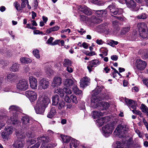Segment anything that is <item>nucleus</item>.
I'll return each instance as SVG.
<instances>
[{"label":"nucleus","instance_id":"f257e3e1","mask_svg":"<svg viewBox=\"0 0 148 148\" xmlns=\"http://www.w3.org/2000/svg\"><path fill=\"white\" fill-rule=\"evenodd\" d=\"M50 101L49 99L47 97H45L39 99L34 107L36 113L39 114L43 113L45 108Z\"/></svg>","mask_w":148,"mask_h":148},{"label":"nucleus","instance_id":"f03ea898","mask_svg":"<svg viewBox=\"0 0 148 148\" xmlns=\"http://www.w3.org/2000/svg\"><path fill=\"white\" fill-rule=\"evenodd\" d=\"M10 112L12 114V117H11L8 119L7 122L10 124L12 123L14 125L19 124L20 122L17 119V112L19 109L18 107L15 106H12L10 107Z\"/></svg>","mask_w":148,"mask_h":148},{"label":"nucleus","instance_id":"7ed1b4c3","mask_svg":"<svg viewBox=\"0 0 148 148\" xmlns=\"http://www.w3.org/2000/svg\"><path fill=\"white\" fill-rule=\"evenodd\" d=\"M101 89L99 88H97L92 91V97L91 100V106L93 108H96L97 106L98 101L100 98L98 97L97 95L101 92Z\"/></svg>","mask_w":148,"mask_h":148},{"label":"nucleus","instance_id":"20e7f679","mask_svg":"<svg viewBox=\"0 0 148 148\" xmlns=\"http://www.w3.org/2000/svg\"><path fill=\"white\" fill-rule=\"evenodd\" d=\"M13 131L12 127L11 126L6 127L4 130H2L1 132V138L4 141L8 140L9 136L12 134Z\"/></svg>","mask_w":148,"mask_h":148},{"label":"nucleus","instance_id":"39448f33","mask_svg":"<svg viewBox=\"0 0 148 148\" xmlns=\"http://www.w3.org/2000/svg\"><path fill=\"white\" fill-rule=\"evenodd\" d=\"M18 139L14 142L12 145L15 148H23L25 145V141L23 138L24 137L23 135L18 133L17 134Z\"/></svg>","mask_w":148,"mask_h":148},{"label":"nucleus","instance_id":"423d86ee","mask_svg":"<svg viewBox=\"0 0 148 148\" xmlns=\"http://www.w3.org/2000/svg\"><path fill=\"white\" fill-rule=\"evenodd\" d=\"M38 140L40 143V141H42L41 147L42 148H50L51 145L47 143L50 141V139L47 136H42L38 138Z\"/></svg>","mask_w":148,"mask_h":148},{"label":"nucleus","instance_id":"0eeeda50","mask_svg":"<svg viewBox=\"0 0 148 148\" xmlns=\"http://www.w3.org/2000/svg\"><path fill=\"white\" fill-rule=\"evenodd\" d=\"M28 82L25 79L20 80L17 85V88L21 91L25 90L28 89Z\"/></svg>","mask_w":148,"mask_h":148},{"label":"nucleus","instance_id":"6e6552de","mask_svg":"<svg viewBox=\"0 0 148 148\" xmlns=\"http://www.w3.org/2000/svg\"><path fill=\"white\" fill-rule=\"evenodd\" d=\"M114 127L112 123H109L102 127V130L105 136L110 134L112 133Z\"/></svg>","mask_w":148,"mask_h":148},{"label":"nucleus","instance_id":"1a4fd4ad","mask_svg":"<svg viewBox=\"0 0 148 148\" xmlns=\"http://www.w3.org/2000/svg\"><path fill=\"white\" fill-rule=\"evenodd\" d=\"M107 9L109 10L110 12L114 15H119L122 14V10L116 8L114 3H112L109 5Z\"/></svg>","mask_w":148,"mask_h":148},{"label":"nucleus","instance_id":"9d476101","mask_svg":"<svg viewBox=\"0 0 148 148\" xmlns=\"http://www.w3.org/2000/svg\"><path fill=\"white\" fill-rule=\"evenodd\" d=\"M49 82L47 79L42 78L39 81L38 88L41 90L47 89L49 87Z\"/></svg>","mask_w":148,"mask_h":148},{"label":"nucleus","instance_id":"9b49d317","mask_svg":"<svg viewBox=\"0 0 148 148\" xmlns=\"http://www.w3.org/2000/svg\"><path fill=\"white\" fill-rule=\"evenodd\" d=\"M128 129V127L126 125H119L115 129L114 134L116 135H119L121 132L127 131Z\"/></svg>","mask_w":148,"mask_h":148},{"label":"nucleus","instance_id":"f8f14e48","mask_svg":"<svg viewBox=\"0 0 148 148\" xmlns=\"http://www.w3.org/2000/svg\"><path fill=\"white\" fill-rule=\"evenodd\" d=\"M26 96L28 97L31 101H33L37 99V95L33 91L27 90L25 92Z\"/></svg>","mask_w":148,"mask_h":148},{"label":"nucleus","instance_id":"ddd939ff","mask_svg":"<svg viewBox=\"0 0 148 148\" xmlns=\"http://www.w3.org/2000/svg\"><path fill=\"white\" fill-rule=\"evenodd\" d=\"M136 65L137 68L140 70H144L147 66L146 62L141 60H137L136 61Z\"/></svg>","mask_w":148,"mask_h":148},{"label":"nucleus","instance_id":"4468645a","mask_svg":"<svg viewBox=\"0 0 148 148\" xmlns=\"http://www.w3.org/2000/svg\"><path fill=\"white\" fill-rule=\"evenodd\" d=\"M22 120L23 125L24 127H29L30 124L32 123L31 118L27 116H25L23 117L22 119Z\"/></svg>","mask_w":148,"mask_h":148},{"label":"nucleus","instance_id":"2eb2a0df","mask_svg":"<svg viewBox=\"0 0 148 148\" xmlns=\"http://www.w3.org/2000/svg\"><path fill=\"white\" fill-rule=\"evenodd\" d=\"M96 30L98 32L101 33H104L106 34H112V33L109 32V29L108 27L104 26V25H102L98 26L96 29Z\"/></svg>","mask_w":148,"mask_h":148},{"label":"nucleus","instance_id":"dca6fc26","mask_svg":"<svg viewBox=\"0 0 148 148\" xmlns=\"http://www.w3.org/2000/svg\"><path fill=\"white\" fill-rule=\"evenodd\" d=\"M125 102L127 105L129 107L130 109L131 108H132L133 110L136 109L137 104L135 101H134L131 99L126 98L125 99Z\"/></svg>","mask_w":148,"mask_h":148},{"label":"nucleus","instance_id":"f3484780","mask_svg":"<svg viewBox=\"0 0 148 148\" xmlns=\"http://www.w3.org/2000/svg\"><path fill=\"white\" fill-rule=\"evenodd\" d=\"M29 81L30 86L32 89H36L38 86V82L37 79L32 76L29 77Z\"/></svg>","mask_w":148,"mask_h":148},{"label":"nucleus","instance_id":"a211bd4d","mask_svg":"<svg viewBox=\"0 0 148 148\" xmlns=\"http://www.w3.org/2000/svg\"><path fill=\"white\" fill-rule=\"evenodd\" d=\"M90 79L86 76L80 79V85L81 87H84L89 85Z\"/></svg>","mask_w":148,"mask_h":148},{"label":"nucleus","instance_id":"6ab92c4d","mask_svg":"<svg viewBox=\"0 0 148 148\" xmlns=\"http://www.w3.org/2000/svg\"><path fill=\"white\" fill-rule=\"evenodd\" d=\"M62 79L59 77H55L52 83V86L56 87L60 86L62 83Z\"/></svg>","mask_w":148,"mask_h":148},{"label":"nucleus","instance_id":"aec40b11","mask_svg":"<svg viewBox=\"0 0 148 148\" xmlns=\"http://www.w3.org/2000/svg\"><path fill=\"white\" fill-rule=\"evenodd\" d=\"M101 99V98H100L99 100L98 101L99 103L97 104V108L99 107H100L99 109L102 110H106L108 108L109 104L107 102L100 101Z\"/></svg>","mask_w":148,"mask_h":148},{"label":"nucleus","instance_id":"412c9836","mask_svg":"<svg viewBox=\"0 0 148 148\" xmlns=\"http://www.w3.org/2000/svg\"><path fill=\"white\" fill-rule=\"evenodd\" d=\"M127 7L132 10L134 9L136 7V3L133 0H124Z\"/></svg>","mask_w":148,"mask_h":148},{"label":"nucleus","instance_id":"4be33fe9","mask_svg":"<svg viewBox=\"0 0 148 148\" xmlns=\"http://www.w3.org/2000/svg\"><path fill=\"white\" fill-rule=\"evenodd\" d=\"M108 121V118L107 116L102 117L96 120L97 125L99 126H102L103 124L106 123Z\"/></svg>","mask_w":148,"mask_h":148},{"label":"nucleus","instance_id":"5701e85b","mask_svg":"<svg viewBox=\"0 0 148 148\" xmlns=\"http://www.w3.org/2000/svg\"><path fill=\"white\" fill-rule=\"evenodd\" d=\"M79 8L80 10L87 15H90L92 14V12L90 9L84 5L80 6Z\"/></svg>","mask_w":148,"mask_h":148},{"label":"nucleus","instance_id":"b1692460","mask_svg":"<svg viewBox=\"0 0 148 148\" xmlns=\"http://www.w3.org/2000/svg\"><path fill=\"white\" fill-rule=\"evenodd\" d=\"M137 27L140 32L147 30V25L144 23H139L137 24Z\"/></svg>","mask_w":148,"mask_h":148},{"label":"nucleus","instance_id":"393cba45","mask_svg":"<svg viewBox=\"0 0 148 148\" xmlns=\"http://www.w3.org/2000/svg\"><path fill=\"white\" fill-rule=\"evenodd\" d=\"M138 52L143 59H148V50L145 49H141L139 50Z\"/></svg>","mask_w":148,"mask_h":148},{"label":"nucleus","instance_id":"a878e982","mask_svg":"<svg viewBox=\"0 0 148 148\" xmlns=\"http://www.w3.org/2000/svg\"><path fill=\"white\" fill-rule=\"evenodd\" d=\"M75 81L74 82L71 79H66L65 80L64 82V85L67 87H69L75 84Z\"/></svg>","mask_w":148,"mask_h":148},{"label":"nucleus","instance_id":"bb28decb","mask_svg":"<svg viewBox=\"0 0 148 148\" xmlns=\"http://www.w3.org/2000/svg\"><path fill=\"white\" fill-rule=\"evenodd\" d=\"M70 146V148H80L79 142L75 140L71 141Z\"/></svg>","mask_w":148,"mask_h":148},{"label":"nucleus","instance_id":"cd10ccee","mask_svg":"<svg viewBox=\"0 0 148 148\" xmlns=\"http://www.w3.org/2000/svg\"><path fill=\"white\" fill-rule=\"evenodd\" d=\"M56 110L55 107H52L49 112H48L47 115V117L52 119L54 116L56 114Z\"/></svg>","mask_w":148,"mask_h":148},{"label":"nucleus","instance_id":"c85d7f7f","mask_svg":"<svg viewBox=\"0 0 148 148\" xmlns=\"http://www.w3.org/2000/svg\"><path fill=\"white\" fill-rule=\"evenodd\" d=\"M52 104L53 106H56L58 105L59 101V97L57 95H56L52 97Z\"/></svg>","mask_w":148,"mask_h":148},{"label":"nucleus","instance_id":"c756f323","mask_svg":"<svg viewBox=\"0 0 148 148\" xmlns=\"http://www.w3.org/2000/svg\"><path fill=\"white\" fill-rule=\"evenodd\" d=\"M73 90L74 92L76 95L80 96L82 95V91L78 88L77 86L75 84L73 88Z\"/></svg>","mask_w":148,"mask_h":148},{"label":"nucleus","instance_id":"7c9ffc66","mask_svg":"<svg viewBox=\"0 0 148 148\" xmlns=\"http://www.w3.org/2000/svg\"><path fill=\"white\" fill-rule=\"evenodd\" d=\"M17 77V76L16 75L12 73L8 74L7 76V79L11 82L16 79Z\"/></svg>","mask_w":148,"mask_h":148},{"label":"nucleus","instance_id":"2f4dec72","mask_svg":"<svg viewBox=\"0 0 148 148\" xmlns=\"http://www.w3.org/2000/svg\"><path fill=\"white\" fill-rule=\"evenodd\" d=\"M60 137H61L62 140L64 143H69L71 140V138L69 136L61 135H60Z\"/></svg>","mask_w":148,"mask_h":148},{"label":"nucleus","instance_id":"473e14b6","mask_svg":"<svg viewBox=\"0 0 148 148\" xmlns=\"http://www.w3.org/2000/svg\"><path fill=\"white\" fill-rule=\"evenodd\" d=\"M19 65L17 63L14 64L11 68V71L16 72L18 71Z\"/></svg>","mask_w":148,"mask_h":148},{"label":"nucleus","instance_id":"72a5a7b5","mask_svg":"<svg viewBox=\"0 0 148 148\" xmlns=\"http://www.w3.org/2000/svg\"><path fill=\"white\" fill-rule=\"evenodd\" d=\"M103 115V113L99 111H96L93 112V116L94 119L97 118L99 116H102Z\"/></svg>","mask_w":148,"mask_h":148},{"label":"nucleus","instance_id":"f704fd0d","mask_svg":"<svg viewBox=\"0 0 148 148\" xmlns=\"http://www.w3.org/2000/svg\"><path fill=\"white\" fill-rule=\"evenodd\" d=\"M20 60L21 62L23 63L28 64L32 62L31 59L25 57H22L20 59Z\"/></svg>","mask_w":148,"mask_h":148},{"label":"nucleus","instance_id":"c9c22d12","mask_svg":"<svg viewBox=\"0 0 148 148\" xmlns=\"http://www.w3.org/2000/svg\"><path fill=\"white\" fill-rule=\"evenodd\" d=\"M55 92L60 95V96L62 97L64 95V92L63 89L60 88H58L55 90Z\"/></svg>","mask_w":148,"mask_h":148},{"label":"nucleus","instance_id":"e433bc0d","mask_svg":"<svg viewBox=\"0 0 148 148\" xmlns=\"http://www.w3.org/2000/svg\"><path fill=\"white\" fill-rule=\"evenodd\" d=\"M130 28V27L129 26H127L123 27L121 32V34L122 35H124L126 33L128 32Z\"/></svg>","mask_w":148,"mask_h":148},{"label":"nucleus","instance_id":"4c0bfd02","mask_svg":"<svg viewBox=\"0 0 148 148\" xmlns=\"http://www.w3.org/2000/svg\"><path fill=\"white\" fill-rule=\"evenodd\" d=\"M71 62L68 59H64L63 62V66L64 67H68V66L71 65Z\"/></svg>","mask_w":148,"mask_h":148},{"label":"nucleus","instance_id":"58836bf2","mask_svg":"<svg viewBox=\"0 0 148 148\" xmlns=\"http://www.w3.org/2000/svg\"><path fill=\"white\" fill-rule=\"evenodd\" d=\"M57 105L58 109L60 110L64 106L65 103L63 101H60L58 103Z\"/></svg>","mask_w":148,"mask_h":148},{"label":"nucleus","instance_id":"ea45409f","mask_svg":"<svg viewBox=\"0 0 148 148\" xmlns=\"http://www.w3.org/2000/svg\"><path fill=\"white\" fill-rule=\"evenodd\" d=\"M92 3L99 6L103 5L104 4V3L103 1L98 0H92Z\"/></svg>","mask_w":148,"mask_h":148},{"label":"nucleus","instance_id":"a19ab883","mask_svg":"<svg viewBox=\"0 0 148 148\" xmlns=\"http://www.w3.org/2000/svg\"><path fill=\"white\" fill-rule=\"evenodd\" d=\"M60 43L61 44L62 46H63L64 45V41L62 40H56L54 42L52 43L51 45H55L57 44H59Z\"/></svg>","mask_w":148,"mask_h":148},{"label":"nucleus","instance_id":"79ce46f5","mask_svg":"<svg viewBox=\"0 0 148 148\" xmlns=\"http://www.w3.org/2000/svg\"><path fill=\"white\" fill-rule=\"evenodd\" d=\"M26 135L29 138H32L34 136V135L32 133V130L30 129H28L26 133Z\"/></svg>","mask_w":148,"mask_h":148},{"label":"nucleus","instance_id":"37998d69","mask_svg":"<svg viewBox=\"0 0 148 148\" xmlns=\"http://www.w3.org/2000/svg\"><path fill=\"white\" fill-rule=\"evenodd\" d=\"M89 61L93 65L95 66L99 65L100 63V62L97 60H94Z\"/></svg>","mask_w":148,"mask_h":148},{"label":"nucleus","instance_id":"c03bdc74","mask_svg":"<svg viewBox=\"0 0 148 148\" xmlns=\"http://www.w3.org/2000/svg\"><path fill=\"white\" fill-rule=\"evenodd\" d=\"M34 56L37 58H39L40 56L39 54V51L38 49H35L33 51Z\"/></svg>","mask_w":148,"mask_h":148},{"label":"nucleus","instance_id":"a18cd8bd","mask_svg":"<svg viewBox=\"0 0 148 148\" xmlns=\"http://www.w3.org/2000/svg\"><path fill=\"white\" fill-rule=\"evenodd\" d=\"M140 35L141 37H148V31L147 29L145 31L140 32Z\"/></svg>","mask_w":148,"mask_h":148},{"label":"nucleus","instance_id":"49530a36","mask_svg":"<svg viewBox=\"0 0 148 148\" xmlns=\"http://www.w3.org/2000/svg\"><path fill=\"white\" fill-rule=\"evenodd\" d=\"M87 65V69H88L89 72H90L92 71V69H93L94 66L91 63H90V61L88 62Z\"/></svg>","mask_w":148,"mask_h":148},{"label":"nucleus","instance_id":"de8ad7c7","mask_svg":"<svg viewBox=\"0 0 148 148\" xmlns=\"http://www.w3.org/2000/svg\"><path fill=\"white\" fill-rule=\"evenodd\" d=\"M136 133L138 135L140 138H143L144 136V134L142 132H140L137 129L135 130Z\"/></svg>","mask_w":148,"mask_h":148},{"label":"nucleus","instance_id":"09e8293b","mask_svg":"<svg viewBox=\"0 0 148 148\" xmlns=\"http://www.w3.org/2000/svg\"><path fill=\"white\" fill-rule=\"evenodd\" d=\"M132 111L134 113L139 115L140 117H143L142 116V113L140 110H136V109H135L133 110H132Z\"/></svg>","mask_w":148,"mask_h":148},{"label":"nucleus","instance_id":"8fccbe9b","mask_svg":"<svg viewBox=\"0 0 148 148\" xmlns=\"http://www.w3.org/2000/svg\"><path fill=\"white\" fill-rule=\"evenodd\" d=\"M63 90L64 92L67 94H71L72 93L71 90L68 87L64 88Z\"/></svg>","mask_w":148,"mask_h":148},{"label":"nucleus","instance_id":"3c124183","mask_svg":"<svg viewBox=\"0 0 148 148\" xmlns=\"http://www.w3.org/2000/svg\"><path fill=\"white\" fill-rule=\"evenodd\" d=\"M14 5L17 10H21V8L20 7V4L18 2H14Z\"/></svg>","mask_w":148,"mask_h":148},{"label":"nucleus","instance_id":"603ef678","mask_svg":"<svg viewBox=\"0 0 148 148\" xmlns=\"http://www.w3.org/2000/svg\"><path fill=\"white\" fill-rule=\"evenodd\" d=\"M70 97L73 103H77V101L76 97L74 95H71L70 96Z\"/></svg>","mask_w":148,"mask_h":148},{"label":"nucleus","instance_id":"864d4df0","mask_svg":"<svg viewBox=\"0 0 148 148\" xmlns=\"http://www.w3.org/2000/svg\"><path fill=\"white\" fill-rule=\"evenodd\" d=\"M22 2L21 5V9L24 8L26 6V3L27 4V1L28 0H21Z\"/></svg>","mask_w":148,"mask_h":148},{"label":"nucleus","instance_id":"5fc2aeb1","mask_svg":"<svg viewBox=\"0 0 148 148\" xmlns=\"http://www.w3.org/2000/svg\"><path fill=\"white\" fill-rule=\"evenodd\" d=\"M137 18L138 19H145L146 18V15L145 13H142L137 16Z\"/></svg>","mask_w":148,"mask_h":148},{"label":"nucleus","instance_id":"6e6d98bb","mask_svg":"<svg viewBox=\"0 0 148 148\" xmlns=\"http://www.w3.org/2000/svg\"><path fill=\"white\" fill-rule=\"evenodd\" d=\"M118 44L117 41H114L111 40L109 43V45L113 47H114L115 45H116Z\"/></svg>","mask_w":148,"mask_h":148},{"label":"nucleus","instance_id":"4d7b16f0","mask_svg":"<svg viewBox=\"0 0 148 148\" xmlns=\"http://www.w3.org/2000/svg\"><path fill=\"white\" fill-rule=\"evenodd\" d=\"M97 14H98L99 15H102L104 13L105 14L106 13V12L105 10H100L96 11Z\"/></svg>","mask_w":148,"mask_h":148},{"label":"nucleus","instance_id":"13d9d810","mask_svg":"<svg viewBox=\"0 0 148 148\" xmlns=\"http://www.w3.org/2000/svg\"><path fill=\"white\" fill-rule=\"evenodd\" d=\"M141 106L142 108L143 109L142 111L143 112L145 113L147 110H148V109L147 107L143 104H142L141 105Z\"/></svg>","mask_w":148,"mask_h":148},{"label":"nucleus","instance_id":"bf43d9fd","mask_svg":"<svg viewBox=\"0 0 148 148\" xmlns=\"http://www.w3.org/2000/svg\"><path fill=\"white\" fill-rule=\"evenodd\" d=\"M111 58L114 61H116L118 59V56L116 55H113L111 56Z\"/></svg>","mask_w":148,"mask_h":148},{"label":"nucleus","instance_id":"052dcab7","mask_svg":"<svg viewBox=\"0 0 148 148\" xmlns=\"http://www.w3.org/2000/svg\"><path fill=\"white\" fill-rule=\"evenodd\" d=\"M34 34H44L42 32H40L38 30H34Z\"/></svg>","mask_w":148,"mask_h":148},{"label":"nucleus","instance_id":"680f3d73","mask_svg":"<svg viewBox=\"0 0 148 148\" xmlns=\"http://www.w3.org/2000/svg\"><path fill=\"white\" fill-rule=\"evenodd\" d=\"M40 143L38 142L36 144L32 146L30 148H38L40 145Z\"/></svg>","mask_w":148,"mask_h":148},{"label":"nucleus","instance_id":"e2e57ef3","mask_svg":"<svg viewBox=\"0 0 148 148\" xmlns=\"http://www.w3.org/2000/svg\"><path fill=\"white\" fill-rule=\"evenodd\" d=\"M88 18L86 16L83 15H80V19L82 21H84L86 20Z\"/></svg>","mask_w":148,"mask_h":148},{"label":"nucleus","instance_id":"0e129e2a","mask_svg":"<svg viewBox=\"0 0 148 148\" xmlns=\"http://www.w3.org/2000/svg\"><path fill=\"white\" fill-rule=\"evenodd\" d=\"M70 29H63L61 31V32L62 33H64L68 32V33L69 34L70 32Z\"/></svg>","mask_w":148,"mask_h":148},{"label":"nucleus","instance_id":"69168bd1","mask_svg":"<svg viewBox=\"0 0 148 148\" xmlns=\"http://www.w3.org/2000/svg\"><path fill=\"white\" fill-rule=\"evenodd\" d=\"M64 100L65 101L68 103H69L71 101V100L69 96L66 95L65 96Z\"/></svg>","mask_w":148,"mask_h":148},{"label":"nucleus","instance_id":"338daca9","mask_svg":"<svg viewBox=\"0 0 148 148\" xmlns=\"http://www.w3.org/2000/svg\"><path fill=\"white\" fill-rule=\"evenodd\" d=\"M144 84L148 87V79H146L143 80Z\"/></svg>","mask_w":148,"mask_h":148},{"label":"nucleus","instance_id":"774afa93","mask_svg":"<svg viewBox=\"0 0 148 148\" xmlns=\"http://www.w3.org/2000/svg\"><path fill=\"white\" fill-rule=\"evenodd\" d=\"M79 33L81 35H83L84 34H85L86 33V31L84 30L83 29H80V30H77Z\"/></svg>","mask_w":148,"mask_h":148}]
</instances>
